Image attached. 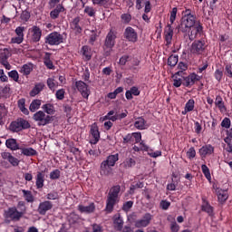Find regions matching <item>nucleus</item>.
<instances>
[{"label": "nucleus", "instance_id": "obj_44", "mask_svg": "<svg viewBox=\"0 0 232 232\" xmlns=\"http://www.w3.org/2000/svg\"><path fill=\"white\" fill-rule=\"evenodd\" d=\"M39 108H41V100H34L29 106V110L32 112L39 110Z\"/></svg>", "mask_w": 232, "mask_h": 232}, {"label": "nucleus", "instance_id": "obj_57", "mask_svg": "<svg viewBox=\"0 0 232 232\" xmlns=\"http://www.w3.org/2000/svg\"><path fill=\"white\" fill-rule=\"evenodd\" d=\"M64 93H66L64 89H60L56 91V93H55L56 99H58V101H63V99H64Z\"/></svg>", "mask_w": 232, "mask_h": 232}, {"label": "nucleus", "instance_id": "obj_15", "mask_svg": "<svg viewBox=\"0 0 232 232\" xmlns=\"http://www.w3.org/2000/svg\"><path fill=\"white\" fill-rule=\"evenodd\" d=\"M91 144H97V142H99L100 139H101V132H99V127L97 126L96 123L92 124L91 126Z\"/></svg>", "mask_w": 232, "mask_h": 232}, {"label": "nucleus", "instance_id": "obj_5", "mask_svg": "<svg viewBox=\"0 0 232 232\" xmlns=\"http://www.w3.org/2000/svg\"><path fill=\"white\" fill-rule=\"evenodd\" d=\"M34 121L37 122L38 126H46L52 122V116L46 115L44 111H38L33 116Z\"/></svg>", "mask_w": 232, "mask_h": 232}, {"label": "nucleus", "instance_id": "obj_45", "mask_svg": "<svg viewBox=\"0 0 232 232\" xmlns=\"http://www.w3.org/2000/svg\"><path fill=\"white\" fill-rule=\"evenodd\" d=\"M9 128H10L11 131H14V132H16V133H17V131L23 130V129L21 128V124L19 123V120H17L15 121H13L10 124Z\"/></svg>", "mask_w": 232, "mask_h": 232}, {"label": "nucleus", "instance_id": "obj_20", "mask_svg": "<svg viewBox=\"0 0 232 232\" xmlns=\"http://www.w3.org/2000/svg\"><path fill=\"white\" fill-rule=\"evenodd\" d=\"M111 171H113V169L111 165L107 161L103 160L100 167L101 175L108 176L111 175Z\"/></svg>", "mask_w": 232, "mask_h": 232}, {"label": "nucleus", "instance_id": "obj_47", "mask_svg": "<svg viewBox=\"0 0 232 232\" xmlns=\"http://www.w3.org/2000/svg\"><path fill=\"white\" fill-rule=\"evenodd\" d=\"M201 171L208 180H211V172L209 171V168L203 164L201 165Z\"/></svg>", "mask_w": 232, "mask_h": 232}, {"label": "nucleus", "instance_id": "obj_41", "mask_svg": "<svg viewBox=\"0 0 232 232\" xmlns=\"http://www.w3.org/2000/svg\"><path fill=\"white\" fill-rule=\"evenodd\" d=\"M178 63H179L178 54H172L168 58V65L171 66V68H174V66H177Z\"/></svg>", "mask_w": 232, "mask_h": 232}, {"label": "nucleus", "instance_id": "obj_64", "mask_svg": "<svg viewBox=\"0 0 232 232\" xmlns=\"http://www.w3.org/2000/svg\"><path fill=\"white\" fill-rule=\"evenodd\" d=\"M179 229H180V226H179V224H177V222H172L170 224L171 232H179Z\"/></svg>", "mask_w": 232, "mask_h": 232}, {"label": "nucleus", "instance_id": "obj_3", "mask_svg": "<svg viewBox=\"0 0 232 232\" xmlns=\"http://www.w3.org/2000/svg\"><path fill=\"white\" fill-rule=\"evenodd\" d=\"M197 24H198V23H197V21L195 20V17L191 14H187L181 18L179 30L183 34H186V32H188L189 28H192Z\"/></svg>", "mask_w": 232, "mask_h": 232}, {"label": "nucleus", "instance_id": "obj_55", "mask_svg": "<svg viewBox=\"0 0 232 232\" xmlns=\"http://www.w3.org/2000/svg\"><path fill=\"white\" fill-rule=\"evenodd\" d=\"M24 30H25L24 26H18L14 30V33L18 37L24 38Z\"/></svg>", "mask_w": 232, "mask_h": 232}, {"label": "nucleus", "instance_id": "obj_26", "mask_svg": "<svg viewBox=\"0 0 232 232\" xmlns=\"http://www.w3.org/2000/svg\"><path fill=\"white\" fill-rule=\"evenodd\" d=\"M43 90H44V83L43 82L35 83L34 87L30 92L31 97H35V95H39V93H41Z\"/></svg>", "mask_w": 232, "mask_h": 232}, {"label": "nucleus", "instance_id": "obj_19", "mask_svg": "<svg viewBox=\"0 0 232 232\" xmlns=\"http://www.w3.org/2000/svg\"><path fill=\"white\" fill-rule=\"evenodd\" d=\"M36 189H43L44 188V172L38 171L35 177Z\"/></svg>", "mask_w": 232, "mask_h": 232}, {"label": "nucleus", "instance_id": "obj_39", "mask_svg": "<svg viewBox=\"0 0 232 232\" xmlns=\"http://www.w3.org/2000/svg\"><path fill=\"white\" fill-rule=\"evenodd\" d=\"M51 55L52 54L50 53H45V55L44 57V63L49 70H53V63L52 62V60H50Z\"/></svg>", "mask_w": 232, "mask_h": 232}, {"label": "nucleus", "instance_id": "obj_34", "mask_svg": "<svg viewBox=\"0 0 232 232\" xmlns=\"http://www.w3.org/2000/svg\"><path fill=\"white\" fill-rule=\"evenodd\" d=\"M215 105L218 108V110H220V111H226V105L224 104V100L222 99V96H216Z\"/></svg>", "mask_w": 232, "mask_h": 232}, {"label": "nucleus", "instance_id": "obj_11", "mask_svg": "<svg viewBox=\"0 0 232 232\" xmlns=\"http://www.w3.org/2000/svg\"><path fill=\"white\" fill-rule=\"evenodd\" d=\"M53 208V203H52V201L50 200L42 201L38 205L37 213H39V215L44 216Z\"/></svg>", "mask_w": 232, "mask_h": 232}, {"label": "nucleus", "instance_id": "obj_17", "mask_svg": "<svg viewBox=\"0 0 232 232\" xmlns=\"http://www.w3.org/2000/svg\"><path fill=\"white\" fill-rule=\"evenodd\" d=\"M164 34H165L166 44L167 45L171 44V41L173 39V27L171 26L170 24H169L165 28Z\"/></svg>", "mask_w": 232, "mask_h": 232}, {"label": "nucleus", "instance_id": "obj_54", "mask_svg": "<svg viewBox=\"0 0 232 232\" xmlns=\"http://www.w3.org/2000/svg\"><path fill=\"white\" fill-rule=\"evenodd\" d=\"M221 127L229 130L231 128V120L229 118H224L221 121Z\"/></svg>", "mask_w": 232, "mask_h": 232}, {"label": "nucleus", "instance_id": "obj_24", "mask_svg": "<svg viewBox=\"0 0 232 232\" xmlns=\"http://www.w3.org/2000/svg\"><path fill=\"white\" fill-rule=\"evenodd\" d=\"M78 210L80 213H93L95 211V204L91 203L88 206L79 205Z\"/></svg>", "mask_w": 232, "mask_h": 232}, {"label": "nucleus", "instance_id": "obj_42", "mask_svg": "<svg viewBox=\"0 0 232 232\" xmlns=\"http://www.w3.org/2000/svg\"><path fill=\"white\" fill-rule=\"evenodd\" d=\"M179 75H180V72L174 74L173 86H175V88H180L184 82L181 78H179Z\"/></svg>", "mask_w": 232, "mask_h": 232}, {"label": "nucleus", "instance_id": "obj_33", "mask_svg": "<svg viewBox=\"0 0 232 232\" xmlns=\"http://www.w3.org/2000/svg\"><path fill=\"white\" fill-rule=\"evenodd\" d=\"M201 209L202 211H205V213H208L209 217H213V207H211V205H209V203L206 201V199H203Z\"/></svg>", "mask_w": 232, "mask_h": 232}, {"label": "nucleus", "instance_id": "obj_21", "mask_svg": "<svg viewBox=\"0 0 232 232\" xmlns=\"http://www.w3.org/2000/svg\"><path fill=\"white\" fill-rule=\"evenodd\" d=\"M10 57V53H8V49L4 50V56L0 58V63L5 66V70H12V65L6 59Z\"/></svg>", "mask_w": 232, "mask_h": 232}, {"label": "nucleus", "instance_id": "obj_14", "mask_svg": "<svg viewBox=\"0 0 232 232\" xmlns=\"http://www.w3.org/2000/svg\"><path fill=\"white\" fill-rule=\"evenodd\" d=\"M153 218V216L150 213H146L144 214V216L142 217L141 219H138L135 222V227H148V226H150L151 220Z\"/></svg>", "mask_w": 232, "mask_h": 232}, {"label": "nucleus", "instance_id": "obj_62", "mask_svg": "<svg viewBox=\"0 0 232 232\" xmlns=\"http://www.w3.org/2000/svg\"><path fill=\"white\" fill-rule=\"evenodd\" d=\"M197 155V151L195 150V148L191 147L188 151H187V157L188 159H195Z\"/></svg>", "mask_w": 232, "mask_h": 232}, {"label": "nucleus", "instance_id": "obj_61", "mask_svg": "<svg viewBox=\"0 0 232 232\" xmlns=\"http://www.w3.org/2000/svg\"><path fill=\"white\" fill-rule=\"evenodd\" d=\"M84 12L89 15V17H93L95 15V9H93V7L86 6Z\"/></svg>", "mask_w": 232, "mask_h": 232}, {"label": "nucleus", "instance_id": "obj_22", "mask_svg": "<svg viewBox=\"0 0 232 232\" xmlns=\"http://www.w3.org/2000/svg\"><path fill=\"white\" fill-rule=\"evenodd\" d=\"M133 95H135V97L140 95V91H139V88L136 86L131 87L125 93V97L128 101H131V99H133Z\"/></svg>", "mask_w": 232, "mask_h": 232}, {"label": "nucleus", "instance_id": "obj_18", "mask_svg": "<svg viewBox=\"0 0 232 232\" xmlns=\"http://www.w3.org/2000/svg\"><path fill=\"white\" fill-rule=\"evenodd\" d=\"M215 148L212 145H205L199 149V155L201 157H208V155H213Z\"/></svg>", "mask_w": 232, "mask_h": 232}, {"label": "nucleus", "instance_id": "obj_29", "mask_svg": "<svg viewBox=\"0 0 232 232\" xmlns=\"http://www.w3.org/2000/svg\"><path fill=\"white\" fill-rule=\"evenodd\" d=\"M113 224L115 229L122 231V227H124V220L121 218V215L114 217Z\"/></svg>", "mask_w": 232, "mask_h": 232}, {"label": "nucleus", "instance_id": "obj_49", "mask_svg": "<svg viewBox=\"0 0 232 232\" xmlns=\"http://www.w3.org/2000/svg\"><path fill=\"white\" fill-rule=\"evenodd\" d=\"M46 198L47 200H59V193L57 191L49 192Z\"/></svg>", "mask_w": 232, "mask_h": 232}, {"label": "nucleus", "instance_id": "obj_8", "mask_svg": "<svg viewBox=\"0 0 232 232\" xmlns=\"http://www.w3.org/2000/svg\"><path fill=\"white\" fill-rule=\"evenodd\" d=\"M205 50H206V42L201 40L194 41L190 46V52L194 53V55H202Z\"/></svg>", "mask_w": 232, "mask_h": 232}, {"label": "nucleus", "instance_id": "obj_56", "mask_svg": "<svg viewBox=\"0 0 232 232\" xmlns=\"http://www.w3.org/2000/svg\"><path fill=\"white\" fill-rule=\"evenodd\" d=\"M7 111L5 106L0 105V124H3V119H5Z\"/></svg>", "mask_w": 232, "mask_h": 232}, {"label": "nucleus", "instance_id": "obj_32", "mask_svg": "<svg viewBox=\"0 0 232 232\" xmlns=\"http://www.w3.org/2000/svg\"><path fill=\"white\" fill-rule=\"evenodd\" d=\"M229 198V194H227V190L220 189L218 191V200L221 204L226 202Z\"/></svg>", "mask_w": 232, "mask_h": 232}, {"label": "nucleus", "instance_id": "obj_31", "mask_svg": "<svg viewBox=\"0 0 232 232\" xmlns=\"http://www.w3.org/2000/svg\"><path fill=\"white\" fill-rule=\"evenodd\" d=\"M22 151V155L25 157H35L37 155V150H34V148H20Z\"/></svg>", "mask_w": 232, "mask_h": 232}, {"label": "nucleus", "instance_id": "obj_46", "mask_svg": "<svg viewBox=\"0 0 232 232\" xmlns=\"http://www.w3.org/2000/svg\"><path fill=\"white\" fill-rule=\"evenodd\" d=\"M32 65L29 64H24L20 70V72L23 73L24 75H30L32 72Z\"/></svg>", "mask_w": 232, "mask_h": 232}, {"label": "nucleus", "instance_id": "obj_63", "mask_svg": "<svg viewBox=\"0 0 232 232\" xmlns=\"http://www.w3.org/2000/svg\"><path fill=\"white\" fill-rule=\"evenodd\" d=\"M133 208V201H127L123 204L122 209L123 211H130Z\"/></svg>", "mask_w": 232, "mask_h": 232}, {"label": "nucleus", "instance_id": "obj_58", "mask_svg": "<svg viewBox=\"0 0 232 232\" xmlns=\"http://www.w3.org/2000/svg\"><path fill=\"white\" fill-rule=\"evenodd\" d=\"M177 12H178L177 7H174L170 12V18H169L170 24H173V23H175V20L177 19Z\"/></svg>", "mask_w": 232, "mask_h": 232}, {"label": "nucleus", "instance_id": "obj_28", "mask_svg": "<svg viewBox=\"0 0 232 232\" xmlns=\"http://www.w3.org/2000/svg\"><path fill=\"white\" fill-rule=\"evenodd\" d=\"M47 86L51 92H55V89L59 88V82L53 76L47 79Z\"/></svg>", "mask_w": 232, "mask_h": 232}, {"label": "nucleus", "instance_id": "obj_4", "mask_svg": "<svg viewBox=\"0 0 232 232\" xmlns=\"http://www.w3.org/2000/svg\"><path fill=\"white\" fill-rule=\"evenodd\" d=\"M62 43H64V37L59 32L54 31L45 37V44L49 46H59Z\"/></svg>", "mask_w": 232, "mask_h": 232}, {"label": "nucleus", "instance_id": "obj_12", "mask_svg": "<svg viewBox=\"0 0 232 232\" xmlns=\"http://www.w3.org/2000/svg\"><path fill=\"white\" fill-rule=\"evenodd\" d=\"M201 79H202V76L195 72L190 73L188 76L183 77V86L189 88V86H193L195 82L200 81Z\"/></svg>", "mask_w": 232, "mask_h": 232}, {"label": "nucleus", "instance_id": "obj_35", "mask_svg": "<svg viewBox=\"0 0 232 232\" xmlns=\"http://www.w3.org/2000/svg\"><path fill=\"white\" fill-rule=\"evenodd\" d=\"M42 110H44V111L45 113H47V115H53V113H55V108L53 107V104L52 103H45L42 106Z\"/></svg>", "mask_w": 232, "mask_h": 232}, {"label": "nucleus", "instance_id": "obj_38", "mask_svg": "<svg viewBox=\"0 0 232 232\" xmlns=\"http://www.w3.org/2000/svg\"><path fill=\"white\" fill-rule=\"evenodd\" d=\"M81 220V218H79V215L75 213H71L68 217V221L70 226H74V224H79Z\"/></svg>", "mask_w": 232, "mask_h": 232}, {"label": "nucleus", "instance_id": "obj_60", "mask_svg": "<svg viewBox=\"0 0 232 232\" xmlns=\"http://www.w3.org/2000/svg\"><path fill=\"white\" fill-rule=\"evenodd\" d=\"M23 41H24V38H23L22 36H15V37L11 38L12 44H21V43H23Z\"/></svg>", "mask_w": 232, "mask_h": 232}, {"label": "nucleus", "instance_id": "obj_6", "mask_svg": "<svg viewBox=\"0 0 232 232\" xmlns=\"http://www.w3.org/2000/svg\"><path fill=\"white\" fill-rule=\"evenodd\" d=\"M24 212H20L17 210V208L11 207L7 210L5 211L4 217L5 218H10L14 222H19L21 218H23Z\"/></svg>", "mask_w": 232, "mask_h": 232}, {"label": "nucleus", "instance_id": "obj_27", "mask_svg": "<svg viewBox=\"0 0 232 232\" xmlns=\"http://www.w3.org/2000/svg\"><path fill=\"white\" fill-rule=\"evenodd\" d=\"M134 127L136 130H146L148 128V125H146V120L142 117H139L135 120Z\"/></svg>", "mask_w": 232, "mask_h": 232}, {"label": "nucleus", "instance_id": "obj_1", "mask_svg": "<svg viewBox=\"0 0 232 232\" xmlns=\"http://www.w3.org/2000/svg\"><path fill=\"white\" fill-rule=\"evenodd\" d=\"M119 193H121V187L119 185L113 186L109 190L105 207V211H107V213H111L115 205L119 204V201L121 200Z\"/></svg>", "mask_w": 232, "mask_h": 232}, {"label": "nucleus", "instance_id": "obj_7", "mask_svg": "<svg viewBox=\"0 0 232 232\" xmlns=\"http://www.w3.org/2000/svg\"><path fill=\"white\" fill-rule=\"evenodd\" d=\"M43 36V30L37 25H34L28 30V37L31 43H39L41 37Z\"/></svg>", "mask_w": 232, "mask_h": 232}, {"label": "nucleus", "instance_id": "obj_51", "mask_svg": "<svg viewBox=\"0 0 232 232\" xmlns=\"http://www.w3.org/2000/svg\"><path fill=\"white\" fill-rule=\"evenodd\" d=\"M70 151L72 153V155H74L76 160L81 159V150L78 148L71 147Z\"/></svg>", "mask_w": 232, "mask_h": 232}, {"label": "nucleus", "instance_id": "obj_52", "mask_svg": "<svg viewBox=\"0 0 232 232\" xmlns=\"http://www.w3.org/2000/svg\"><path fill=\"white\" fill-rule=\"evenodd\" d=\"M61 177V170L54 169L50 173V179L51 180H57V179H60Z\"/></svg>", "mask_w": 232, "mask_h": 232}, {"label": "nucleus", "instance_id": "obj_23", "mask_svg": "<svg viewBox=\"0 0 232 232\" xmlns=\"http://www.w3.org/2000/svg\"><path fill=\"white\" fill-rule=\"evenodd\" d=\"M5 146L9 150H12V151H16V150H21V148H19V144L17 143V140H15V139L6 140Z\"/></svg>", "mask_w": 232, "mask_h": 232}, {"label": "nucleus", "instance_id": "obj_36", "mask_svg": "<svg viewBox=\"0 0 232 232\" xmlns=\"http://www.w3.org/2000/svg\"><path fill=\"white\" fill-rule=\"evenodd\" d=\"M82 53L85 57V61H90L92 59V48L88 45L82 47Z\"/></svg>", "mask_w": 232, "mask_h": 232}, {"label": "nucleus", "instance_id": "obj_53", "mask_svg": "<svg viewBox=\"0 0 232 232\" xmlns=\"http://www.w3.org/2000/svg\"><path fill=\"white\" fill-rule=\"evenodd\" d=\"M18 122L20 123V128H22V130H28V128H30V123L24 119H18Z\"/></svg>", "mask_w": 232, "mask_h": 232}, {"label": "nucleus", "instance_id": "obj_43", "mask_svg": "<svg viewBox=\"0 0 232 232\" xmlns=\"http://www.w3.org/2000/svg\"><path fill=\"white\" fill-rule=\"evenodd\" d=\"M24 198H25L26 202L32 203L34 200V194L30 190H22Z\"/></svg>", "mask_w": 232, "mask_h": 232}, {"label": "nucleus", "instance_id": "obj_16", "mask_svg": "<svg viewBox=\"0 0 232 232\" xmlns=\"http://www.w3.org/2000/svg\"><path fill=\"white\" fill-rule=\"evenodd\" d=\"M1 157L2 159H4V160H8L11 166H14V167L19 166L20 161L17 160V158L12 156V153L2 152Z\"/></svg>", "mask_w": 232, "mask_h": 232}, {"label": "nucleus", "instance_id": "obj_9", "mask_svg": "<svg viewBox=\"0 0 232 232\" xmlns=\"http://www.w3.org/2000/svg\"><path fill=\"white\" fill-rule=\"evenodd\" d=\"M202 24L199 23L190 27L185 34H188V39L190 41H195V39H197V37L202 34Z\"/></svg>", "mask_w": 232, "mask_h": 232}, {"label": "nucleus", "instance_id": "obj_40", "mask_svg": "<svg viewBox=\"0 0 232 232\" xmlns=\"http://www.w3.org/2000/svg\"><path fill=\"white\" fill-rule=\"evenodd\" d=\"M137 164V161H135V159L132 158H127L123 162L122 166L123 168H126V169L130 168H133Z\"/></svg>", "mask_w": 232, "mask_h": 232}, {"label": "nucleus", "instance_id": "obj_48", "mask_svg": "<svg viewBox=\"0 0 232 232\" xmlns=\"http://www.w3.org/2000/svg\"><path fill=\"white\" fill-rule=\"evenodd\" d=\"M185 108L187 109V111H193L195 110V100H188L185 104Z\"/></svg>", "mask_w": 232, "mask_h": 232}, {"label": "nucleus", "instance_id": "obj_2", "mask_svg": "<svg viewBox=\"0 0 232 232\" xmlns=\"http://www.w3.org/2000/svg\"><path fill=\"white\" fill-rule=\"evenodd\" d=\"M115 39H117V35L113 31L111 30L107 34L103 44L104 55H106V57L111 55V50L113 49V46H115Z\"/></svg>", "mask_w": 232, "mask_h": 232}, {"label": "nucleus", "instance_id": "obj_30", "mask_svg": "<svg viewBox=\"0 0 232 232\" xmlns=\"http://www.w3.org/2000/svg\"><path fill=\"white\" fill-rule=\"evenodd\" d=\"M62 12H64V6L62 5H56V7L50 13L51 19H57L59 14H62Z\"/></svg>", "mask_w": 232, "mask_h": 232}, {"label": "nucleus", "instance_id": "obj_37", "mask_svg": "<svg viewBox=\"0 0 232 232\" xmlns=\"http://www.w3.org/2000/svg\"><path fill=\"white\" fill-rule=\"evenodd\" d=\"M117 160H119V154L110 155L107 157L106 160H104V161L107 162V164H109V166L113 168V166H115V163L117 162Z\"/></svg>", "mask_w": 232, "mask_h": 232}, {"label": "nucleus", "instance_id": "obj_50", "mask_svg": "<svg viewBox=\"0 0 232 232\" xmlns=\"http://www.w3.org/2000/svg\"><path fill=\"white\" fill-rule=\"evenodd\" d=\"M8 77L13 79V81H14V82H19V72H17L16 70H13V71L9 72Z\"/></svg>", "mask_w": 232, "mask_h": 232}, {"label": "nucleus", "instance_id": "obj_59", "mask_svg": "<svg viewBox=\"0 0 232 232\" xmlns=\"http://www.w3.org/2000/svg\"><path fill=\"white\" fill-rule=\"evenodd\" d=\"M122 23H124V24H128V23H130V21H131V14H123L121 16Z\"/></svg>", "mask_w": 232, "mask_h": 232}, {"label": "nucleus", "instance_id": "obj_10", "mask_svg": "<svg viewBox=\"0 0 232 232\" xmlns=\"http://www.w3.org/2000/svg\"><path fill=\"white\" fill-rule=\"evenodd\" d=\"M123 35L129 43H137V41H139V34L131 26L125 29Z\"/></svg>", "mask_w": 232, "mask_h": 232}, {"label": "nucleus", "instance_id": "obj_25", "mask_svg": "<svg viewBox=\"0 0 232 232\" xmlns=\"http://www.w3.org/2000/svg\"><path fill=\"white\" fill-rule=\"evenodd\" d=\"M79 23H81L80 17H75L71 23V28L75 32V34H81L82 32V28H81V25H79Z\"/></svg>", "mask_w": 232, "mask_h": 232}, {"label": "nucleus", "instance_id": "obj_13", "mask_svg": "<svg viewBox=\"0 0 232 232\" xmlns=\"http://www.w3.org/2000/svg\"><path fill=\"white\" fill-rule=\"evenodd\" d=\"M75 86L78 92H80L81 95L83 97V99H88V97H90L91 92L90 89L88 88V84H86L82 81H78L75 82Z\"/></svg>", "mask_w": 232, "mask_h": 232}]
</instances>
